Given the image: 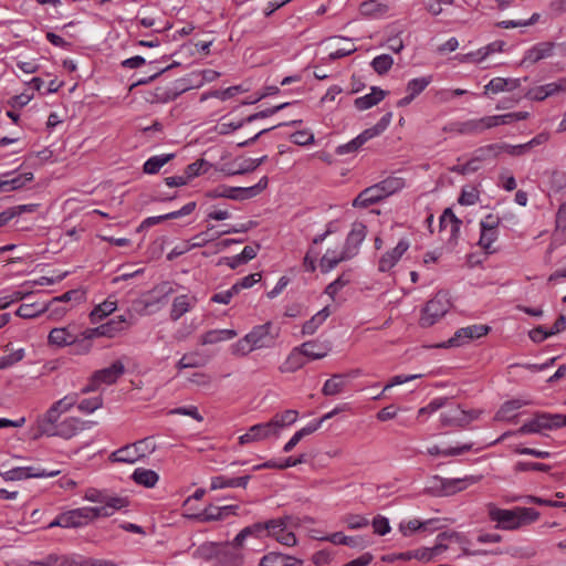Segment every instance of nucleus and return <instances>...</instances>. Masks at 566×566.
Returning a JSON list of instances; mask_svg holds the SVG:
<instances>
[{"instance_id": "f257e3e1", "label": "nucleus", "mask_w": 566, "mask_h": 566, "mask_svg": "<svg viewBox=\"0 0 566 566\" xmlns=\"http://www.w3.org/2000/svg\"><path fill=\"white\" fill-rule=\"evenodd\" d=\"M287 520L289 517L272 518L266 522H258L245 526L237 534L229 545L233 548H242L244 541L250 536L255 538L270 536L275 538L282 545L294 546L296 545V537L294 533L279 535V531H284L287 527Z\"/></svg>"}, {"instance_id": "f03ea898", "label": "nucleus", "mask_w": 566, "mask_h": 566, "mask_svg": "<svg viewBox=\"0 0 566 566\" xmlns=\"http://www.w3.org/2000/svg\"><path fill=\"white\" fill-rule=\"evenodd\" d=\"M127 505L125 497H111L106 501V505L90 507L84 506L80 509L70 510L62 513V520L65 528L82 527L87 525L97 517H107Z\"/></svg>"}, {"instance_id": "7ed1b4c3", "label": "nucleus", "mask_w": 566, "mask_h": 566, "mask_svg": "<svg viewBox=\"0 0 566 566\" xmlns=\"http://www.w3.org/2000/svg\"><path fill=\"white\" fill-rule=\"evenodd\" d=\"M492 522H496L497 530L513 531L535 522L539 513L531 507H514L512 510L499 509L493 503L486 505Z\"/></svg>"}, {"instance_id": "20e7f679", "label": "nucleus", "mask_w": 566, "mask_h": 566, "mask_svg": "<svg viewBox=\"0 0 566 566\" xmlns=\"http://www.w3.org/2000/svg\"><path fill=\"white\" fill-rule=\"evenodd\" d=\"M566 427V415L535 412L533 419L526 421L516 431L517 434L541 433L542 430H553Z\"/></svg>"}, {"instance_id": "39448f33", "label": "nucleus", "mask_w": 566, "mask_h": 566, "mask_svg": "<svg viewBox=\"0 0 566 566\" xmlns=\"http://www.w3.org/2000/svg\"><path fill=\"white\" fill-rule=\"evenodd\" d=\"M451 303L446 292H438L427 302L421 311L419 324L421 327H430L442 318L450 310Z\"/></svg>"}, {"instance_id": "423d86ee", "label": "nucleus", "mask_w": 566, "mask_h": 566, "mask_svg": "<svg viewBox=\"0 0 566 566\" xmlns=\"http://www.w3.org/2000/svg\"><path fill=\"white\" fill-rule=\"evenodd\" d=\"M280 329L274 327L271 322L254 326L250 333H248L252 346L255 349L271 348L275 345L279 337Z\"/></svg>"}, {"instance_id": "0eeeda50", "label": "nucleus", "mask_w": 566, "mask_h": 566, "mask_svg": "<svg viewBox=\"0 0 566 566\" xmlns=\"http://www.w3.org/2000/svg\"><path fill=\"white\" fill-rule=\"evenodd\" d=\"M239 505H223L217 506L213 504H209L201 512L189 515V518L200 522H216L223 521L230 515H238Z\"/></svg>"}, {"instance_id": "6e6552de", "label": "nucleus", "mask_w": 566, "mask_h": 566, "mask_svg": "<svg viewBox=\"0 0 566 566\" xmlns=\"http://www.w3.org/2000/svg\"><path fill=\"white\" fill-rule=\"evenodd\" d=\"M60 474V470L48 471L34 467H17L4 472H0L4 481H20L29 478H53Z\"/></svg>"}, {"instance_id": "1a4fd4ad", "label": "nucleus", "mask_w": 566, "mask_h": 566, "mask_svg": "<svg viewBox=\"0 0 566 566\" xmlns=\"http://www.w3.org/2000/svg\"><path fill=\"white\" fill-rule=\"evenodd\" d=\"M80 328V325L74 322L63 327L52 328L48 335V345L56 348L70 347Z\"/></svg>"}, {"instance_id": "9d476101", "label": "nucleus", "mask_w": 566, "mask_h": 566, "mask_svg": "<svg viewBox=\"0 0 566 566\" xmlns=\"http://www.w3.org/2000/svg\"><path fill=\"white\" fill-rule=\"evenodd\" d=\"M436 544H441L442 547L439 549V555L444 551L449 549L452 545L459 546L462 549L464 555H474L475 553L470 552L469 544L470 541L468 537L455 531H448L438 534ZM476 554H481L478 552Z\"/></svg>"}, {"instance_id": "9b49d317", "label": "nucleus", "mask_w": 566, "mask_h": 566, "mask_svg": "<svg viewBox=\"0 0 566 566\" xmlns=\"http://www.w3.org/2000/svg\"><path fill=\"white\" fill-rule=\"evenodd\" d=\"M130 326V322L124 315H119L115 318L109 319L108 322L92 327L96 338L98 337H107L115 338L119 336L122 333L126 332Z\"/></svg>"}, {"instance_id": "f8f14e48", "label": "nucleus", "mask_w": 566, "mask_h": 566, "mask_svg": "<svg viewBox=\"0 0 566 566\" xmlns=\"http://www.w3.org/2000/svg\"><path fill=\"white\" fill-rule=\"evenodd\" d=\"M367 234V228L363 222H354L352 226V230L348 233L343 251L345 252V258H354L359 250V245L365 240Z\"/></svg>"}, {"instance_id": "ddd939ff", "label": "nucleus", "mask_w": 566, "mask_h": 566, "mask_svg": "<svg viewBox=\"0 0 566 566\" xmlns=\"http://www.w3.org/2000/svg\"><path fill=\"white\" fill-rule=\"evenodd\" d=\"M409 247V241L407 239H401L392 250L387 251L381 255L378 262V270L380 272H388L391 270L407 252Z\"/></svg>"}, {"instance_id": "4468645a", "label": "nucleus", "mask_w": 566, "mask_h": 566, "mask_svg": "<svg viewBox=\"0 0 566 566\" xmlns=\"http://www.w3.org/2000/svg\"><path fill=\"white\" fill-rule=\"evenodd\" d=\"M96 338L92 327L80 328L74 342L71 344V354L73 355H87L93 348V342Z\"/></svg>"}, {"instance_id": "2eb2a0df", "label": "nucleus", "mask_w": 566, "mask_h": 566, "mask_svg": "<svg viewBox=\"0 0 566 566\" xmlns=\"http://www.w3.org/2000/svg\"><path fill=\"white\" fill-rule=\"evenodd\" d=\"M125 373V366L116 360L111 366L99 369L93 374V384L113 385Z\"/></svg>"}, {"instance_id": "dca6fc26", "label": "nucleus", "mask_w": 566, "mask_h": 566, "mask_svg": "<svg viewBox=\"0 0 566 566\" xmlns=\"http://www.w3.org/2000/svg\"><path fill=\"white\" fill-rule=\"evenodd\" d=\"M273 426L274 424L270 421L252 426L247 433L239 438L240 444L260 441L271 436H276L277 433L275 432Z\"/></svg>"}, {"instance_id": "f3484780", "label": "nucleus", "mask_w": 566, "mask_h": 566, "mask_svg": "<svg viewBox=\"0 0 566 566\" xmlns=\"http://www.w3.org/2000/svg\"><path fill=\"white\" fill-rule=\"evenodd\" d=\"M385 198L386 197L384 196L379 186L375 184L359 192V195L353 201V207L367 208Z\"/></svg>"}, {"instance_id": "a211bd4d", "label": "nucleus", "mask_w": 566, "mask_h": 566, "mask_svg": "<svg viewBox=\"0 0 566 566\" xmlns=\"http://www.w3.org/2000/svg\"><path fill=\"white\" fill-rule=\"evenodd\" d=\"M465 417L464 410L457 406L441 413V426L465 428L469 420Z\"/></svg>"}, {"instance_id": "6ab92c4d", "label": "nucleus", "mask_w": 566, "mask_h": 566, "mask_svg": "<svg viewBox=\"0 0 566 566\" xmlns=\"http://www.w3.org/2000/svg\"><path fill=\"white\" fill-rule=\"evenodd\" d=\"M553 49H554L553 42H541L526 52V54L522 61V64H524V65L534 64L542 59L548 57L552 55Z\"/></svg>"}, {"instance_id": "aec40b11", "label": "nucleus", "mask_w": 566, "mask_h": 566, "mask_svg": "<svg viewBox=\"0 0 566 566\" xmlns=\"http://www.w3.org/2000/svg\"><path fill=\"white\" fill-rule=\"evenodd\" d=\"M143 451L144 449H138V446L132 443L114 451L111 459L115 462L134 463L143 458Z\"/></svg>"}, {"instance_id": "412c9836", "label": "nucleus", "mask_w": 566, "mask_h": 566, "mask_svg": "<svg viewBox=\"0 0 566 566\" xmlns=\"http://www.w3.org/2000/svg\"><path fill=\"white\" fill-rule=\"evenodd\" d=\"M61 412L53 406L39 418L38 430L41 434L50 437L53 429L57 426V420L61 417Z\"/></svg>"}, {"instance_id": "4be33fe9", "label": "nucleus", "mask_w": 566, "mask_h": 566, "mask_svg": "<svg viewBox=\"0 0 566 566\" xmlns=\"http://www.w3.org/2000/svg\"><path fill=\"white\" fill-rule=\"evenodd\" d=\"M197 298L189 295L176 296L171 304L170 318L178 321L184 314L189 312L196 304Z\"/></svg>"}, {"instance_id": "5701e85b", "label": "nucleus", "mask_w": 566, "mask_h": 566, "mask_svg": "<svg viewBox=\"0 0 566 566\" xmlns=\"http://www.w3.org/2000/svg\"><path fill=\"white\" fill-rule=\"evenodd\" d=\"M298 350L310 359H322L328 354L329 346L318 340H310L298 346Z\"/></svg>"}, {"instance_id": "b1692460", "label": "nucleus", "mask_w": 566, "mask_h": 566, "mask_svg": "<svg viewBox=\"0 0 566 566\" xmlns=\"http://www.w3.org/2000/svg\"><path fill=\"white\" fill-rule=\"evenodd\" d=\"M250 479H251V475H243V476H239V478H228L224 475H218V476H213L211 479L210 489L211 490H219V489H226V488H243V489H245Z\"/></svg>"}, {"instance_id": "393cba45", "label": "nucleus", "mask_w": 566, "mask_h": 566, "mask_svg": "<svg viewBox=\"0 0 566 566\" xmlns=\"http://www.w3.org/2000/svg\"><path fill=\"white\" fill-rule=\"evenodd\" d=\"M386 95V91L381 90L380 87L374 86L371 87V92L369 94H366L365 96L361 97H357L354 102V105L357 109L365 111L377 105L385 98Z\"/></svg>"}, {"instance_id": "a878e982", "label": "nucleus", "mask_w": 566, "mask_h": 566, "mask_svg": "<svg viewBox=\"0 0 566 566\" xmlns=\"http://www.w3.org/2000/svg\"><path fill=\"white\" fill-rule=\"evenodd\" d=\"M80 430V420L74 417L65 418L63 421L57 423V426L53 429L52 434L50 437H61L64 439H70L74 437Z\"/></svg>"}, {"instance_id": "bb28decb", "label": "nucleus", "mask_w": 566, "mask_h": 566, "mask_svg": "<svg viewBox=\"0 0 566 566\" xmlns=\"http://www.w3.org/2000/svg\"><path fill=\"white\" fill-rule=\"evenodd\" d=\"M441 547H442L441 544H434V546H432L430 548L423 547V548H418V549L405 552V553H401L399 555V558L405 559V560H409V559L416 558V559H419V560L430 562L436 556L439 555V549Z\"/></svg>"}, {"instance_id": "cd10ccee", "label": "nucleus", "mask_w": 566, "mask_h": 566, "mask_svg": "<svg viewBox=\"0 0 566 566\" xmlns=\"http://www.w3.org/2000/svg\"><path fill=\"white\" fill-rule=\"evenodd\" d=\"M331 315V311L328 306H325L321 311H318L315 315H313L308 321H306L302 326V336H310L316 333L318 327L326 321V318Z\"/></svg>"}, {"instance_id": "c85d7f7f", "label": "nucleus", "mask_w": 566, "mask_h": 566, "mask_svg": "<svg viewBox=\"0 0 566 566\" xmlns=\"http://www.w3.org/2000/svg\"><path fill=\"white\" fill-rule=\"evenodd\" d=\"M438 520H427L424 522H421L419 520H410L408 522H401L399 524V531L402 533L403 536H410L417 531L423 530H430V528H438L436 524L438 523Z\"/></svg>"}, {"instance_id": "c756f323", "label": "nucleus", "mask_w": 566, "mask_h": 566, "mask_svg": "<svg viewBox=\"0 0 566 566\" xmlns=\"http://www.w3.org/2000/svg\"><path fill=\"white\" fill-rule=\"evenodd\" d=\"M462 221L453 213L450 208H447L440 217V227L446 229L450 227V240L457 241Z\"/></svg>"}, {"instance_id": "7c9ffc66", "label": "nucleus", "mask_w": 566, "mask_h": 566, "mask_svg": "<svg viewBox=\"0 0 566 566\" xmlns=\"http://www.w3.org/2000/svg\"><path fill=\"white\" fill-rule=\"evenodd\" d=\"M486 151L493 153L497 156L501 153H506L511 156H521L530 151L527 143L521 145H510L505 143L493 144L485 148Z\"/></svg>"}, {"instance_id": "2f4dec72", "label": "nucleus", "mask_w": 566, "mask_h": 566, "mask_svg": "<svg viewBox=\"0 0 566 566\" xmlns=\"http://www.w3.org/2000/svg\"><path fill=\"white\" fill-rule=\"evenodd\" d=\"M132 479L138 485H143L145 488H154L159 480V475L154 470L137 468L133 472Z\"/></svg>"}, {"instance_id": "473e14b6", "label": "nucleus", "mask_w": 566, "mask_h": 566, "mask_svg": "<svg viewBox=\"0 0 566 566\" xmlns=\"http://www.w3.org/2000/svg\"><path fill=\"white\" fill-rule=\"evenodd\" d=\"M238 333L234 329H211L201 336L202 345L217 344L219 342L234 338Z\"/></svg>"}, {"instance_id": "72a5a7b5", "label": "nucleus", "mask_w": 566, "mask_h": 566, "mask_svg": "<svg viewBox=\"0 0 566 566\" xmlns=\"http://www.w3.org/2000/svg\"><path fill=\"white\" fill-rule=\"evenodd\" d=\"M370 138V134L366 130L361 132L357 137L352 139L350 142L339 145L335 153L339 156L356 153L364 144H366Z\"/></svg>"}, {"instance_id": "f704fd0d", "label": "nucleus", "mask_w": 566, "mask_h": 566, "mask_svg": "<svg viewBox=\"0 0 566 566\" xmlns=\"http://www.w3.org/2000/svg\"><path fill=\"white\" fill-rule=\"evenodd\" d=\"M346 376L343 374H335L332 378L327 379L323 386L322 392L325 396H335L340 394L346 387Z\"/></svg>"}, {"instance_id": "c9c22d12", "label": "nucleus", "mask_w": 566, "mask_h": 566, "mask_svg": "<svg viewBox=\"0 0 566 566\" xmlns=\"http://www.w3.org/2000/svg\"><path fill=\"white\" fill-rule=\"evenodd\" d=\"M388 10L389 7L386 3L378 2L377 0L364 1L359 7V11L363 15L375 18L382 17Z\"/></svg>"}, {"instance_id": "e433bc0d", "label": "nucleus", "mask_w": 566, "mask_h": 566, "mask_svg": "<svg viewBox=\"0 0 566 566\" xmlns=\"http://www.w3.org/2000/svg\"><path fill=\"white\" fill-rule=\"evenodd\" d=\"M174 157L175 154L153 156L145 161L143 170L145 174L148 175L157 174L161 169V167L169 163Z\"/></svg>"}, {"instance_id": "4c0bfd02", "label": "nucleus", "mask_w": 566, "mask_h": 566, "mask_svg": "<svg viewBox=\"0 0 566 566\" xmlns=\"http://www.w3.org/2000/svg\"><path fill=\"white\" fill-rule=\"evenodd\" d=\"M117 307L115 301L106 300L103 303L96 305L90 313L91 323L96 324L104 317L112 314Z\"/></svg>"}, {"instance_id": "58836bf2", "label": "nucleus", "mask_w": 566, "mask_h": 566, "mask_svg": "<svg viewBox=\"0 0 566 566\" xmlns=\"http://www.w3.org/2000/svg\"><path fill=\"white\" fill-rule=\"evenodd\" d=\"M297 417L298 412L296 410L289 409L282 413H276L270 422L274 424L273 428L275 432L279 433L284 427L293 424L297 420Z\"/></svg>"}, {"instance_id": "ea45409f", "label": "nucleus", "mask_w": 566, "mask_h": 566, "mask_svg": "<svg viewBox=\"0 0 566 566\" xmlns=\"http://www.w3.org/2000/svg\"><path fill=\"white\" fill-rule=\"evenodd\" d=\"M32 179H33L32 172L20 174L10 179H4V180L0 179V192L20 189L27 182L31 181Z\"/></svg>"}, {"instance_id": "a19ab883", "label": "nucleus", "mask_w": 566, "mask_h": 566, "mask_svg": "<svg viewBox=\"0 0 566 566\" xmlns=\"http://www.w3.org/2000/svg\"><path fill=\"white\" fill-rule=\"evenodd\" d=\"M321 427V421L315 423H310L301 430L296 431L293 437L285 443L283 447V451L289 453L291 452L295 446L306 436L312 434Z\"/></svg>"}, {"instance_id": "79ce46f5", "label": "nucleus", "mask_w": 566, "mask_h": 566, "mask_svg": "<svg viewBox=\"0 0 566 566\" xmlns=\"http://www.w3.org/2000/svg\"><path fill=\"white\" fill-rule=\"evenodd\" d=\"M473 443H464L460 447H453L448 449H440L438 446H432L427 449L430 455H442V457H457L472 449Z\"/></svg>"}, {"instance_id": "37998d69", "label": "nucleus", "mask_w": 566, "mask_h": 566, "mask_svg": "<svg viewBox=\"0 0 566 566\" xmlns=\"http://www.w3.org/2000/svg\"><path fill=\"white\" fill-rule=\"evenodd\" d=\"M350 258H345V252L342 251L339 254L334 250H327L321 260V269L323 272H329L333 270L339 262L349 260Z\"/></svg>"}, {"instance_id": "c03bdc74", "label": "nucleus", "mask_w": 566, "mask_h": 566, "mask_svg": "<svg viewBox=\"0 0 566 566\" xmlns=\"http://www.w3.org/2000/svg\"><path fill=\"white\" fill-rule=\"evenodd\" d=\"M387 198L405 187V180L400 177L390 176L377 184Z\"/></svg>"}, {"instance_id": "a18cd8bd", "label": "nucleus", "mask_w": 566, "mask_h": 566, "mask_svg": "<svg viewBox=\"0 0 566 566\" xmlns=\"http://www.w3.org/2000/svg\"><path fill=\"white\" fill-rule=\"evenodd\" d=\"M451 130L462 135H475L482 133L479 118L454 123L451 125Z\"/></svg>"}, {"instance_id": "49530a36", "label": "nucleus", "mask_w": 566, "mask_h": 566, "mask_svg": "<svg viewBox=\"0 0 566 566\" xmlns=\"http://www.w3.org/2000/svg\"><path fill=\"white\" fill-rule=\"evenodd\" d=\"M528 403H530L528 401L523 400V399L509 400L502 405V407L500 408V410L496 413V418L499 420L510 419L512 417V413L515 410H517Z\"/></svg>"}, {"instance_id": "de8ad7c7", "label": "nucleus", "mask_w": 566, "mask_h": 566, "mask_svg": "<svg viewBox=\"0 0 566 566\" xmlns=\"http://www.w3.org/2000/svg\"><path fill=\"white\" fill-rule=\"evenodd\" d=\"M432 82V76L427 75L422 77L412 78L407 84V92L416 98L419 94H421L428 85Z\"/></svg>"}, {"instance_id": "09e8293b", "label": "nucleus", "mask_w": 566, "mask_h": 566, "mask_svg": "<svg viewBox=\"0 0 566 566\" xmlns=\"http://www.w3.org/2000/svg\"><path fill=\"white\" fill-rule=\"evenodd\" d=\"M324 539L336 545H346L349 547H359L363 543L360 537L346 536L342 532L333 533Z\"/></svg>"}, {"instance_id": "8fccbe9b", "label": "nucleus", "mask_w": 566, "mask_h": 566, "mask_svg": "<svg viewBox=\"0 0 566 566\" xmlns=\"http://www.w3.org/2000/svg\"><path fill=\"white\" fill-rule=\"evenodd\" d=\"M304 366L303 354L295 347L289 355L284 366L281 368L282 371H295Z\"/></svg>"}, {"instance_id": "3c124183", "label": "nucleus", "mask_w": 566, "mask_h": 566, "mask_svg": "<svg viewBox=\"0 0 566 566\" xmlns=\"http://www.w3.org/2000/svg\"><path fill=\"white\" fill-rule=\"evenodd\" d=\"M394 60L389 54H380L371 61V66L379 75L386 74L392 66Z\"/></svg>"}, {"instance_id": "603ef678", "label": "nucleus", "mask_w": 566, "mask_h": 566, "mask_svg": "<svg viewBox=\"0 0 566 566\" xmlns=\"http://www.w3.org/2000/svg\"><path fill=\"white\" fill-rule=\"evenodd\" d=\"M231 551H226L221 556V563L223 566H242L243 564V554L239 551L240 548H233L231 545Z\"/></svg>"}, {"instance_id": "864d4df0", "label": "nucleus", "mask_w": 566, "mask_h": 566, "mask_svg": "<svg viewBox=\"0 0 566 566\" xmlns=\"http://www.w3.org/2000/svg\"><path fill=\"white\" fill-rule=\"evenodd\" d=\"M210 167V164L206 161L205 159H199L193 161L192 164L188 165L185 169V177L188 178V181L192 178L207 172L208 168Z\"/></svg>"}, {"instance_id": "5fc2aeb1", "label": "nucleus", "mask_w": 566, "mask_h": 566, "mask_svg": "<svg viewBox=\"0 0 566 566\" xmlns=\"http://www.w3.org/2000/svg\"><path fill=\"white\" fill-rule=\"evenodd\" d=\"M259 566H289V558L285 554L269 553L261 558Z\"/></svg>"}, {"instance_id": "6e6d98bb", "label": "nucleus", "mask_w": 566, "mask_h": 566, "mask_svg": "<svg viewBox=\"0 0 566 566\" xmlns=\"http://www.w3.org/2000/svg\"><path fill=\"white\" fill-rule=\"evenodd\" d=\"M212 229H213V226H210V227H208V229L206 231H202V232L198 233L197 235H195L192 238L193 242L191 243L189 249L205 247L208 242L213 241L214 239H218L219 237H217V233H211Z\"/></svg>"}, {"instance_id": "4d7b16f0", "label": "nucleus", "mask_w": 566, "mask_h": 566, "mask_svg": "<svg viewBox=\"0 0 566 566\" xmlns=\"http://www.w3.org/2000/svg\"><path fill=\"white\" fill-rule=\"evenodd\" d=\"M46 312V307H36L35 304H22L17 310L15 314L22 318H33Z\"/></svg>"}, {"instance_id": "13d9d810", "label": "nucleus", "mask_w": 566, "mask_h": 566, "mask_svg": "<svg viewBox=\"0 0 566 566\" xmlns=\"http://www.w3.org/2000/svg\"><path fill=\"white\" fill-rule=\"evenodd\" d=\"M231 348L232 354L238 356H245L252 350H255L248 334L243 338L239 339L235 344H233Z\"/></svg>"}, {"instance_id": "bf43d9fd", "label": "nucleus", "mask_w": 566, "mask_h": 566, "mask_svg": "<svg viewBox=\"0 0 566 566\" xmlns=\"http://www.w3.org/2000/svg\"><path fill=\"white\" fill-rule=\"evenodd\" d=\"M490 329L491 328L488 325L474 324V325L464 327L463 334H467V339H468V342H470L472 339L480 338L482 336L488 335Z\"/></svg>"}, {"instance_id": "052dcab7", "label": "nucleus", "mask_w": 566, "mask_h": 566, "mask_svg": "<svg viewBox=\"0 0 566 566\" xmlns=\"http://www.w3.org/2000/svg\"><path fill=\"white\" fill-rule=\"evenodd\" d=\"M344 522L349 530H360L369 525V520L359 514H348L344 517Z\"/></svg>"}, {"instance_id": "680f3d73", "label": "nucleus", "mask_w": 566, "mask_h": 566, "mask_svg": "<svg viewBox=\"0 0 566 566\" xmlns=\"http://www.w3.org/2000/svg\"><path fill=\"white\" fill-rule=\"evenodd\" d=\"M496 231L481 230L479 244L486 253H493L494 250L492 249V244L496 240Z\"/></svg>"}, {"instance_id": "e2e57ef3", "label": "nucleus", "mask_w": 566, "mask_h": 566, "mask_svg": "<svg viewBox=\"0 0 566 566\" xmlns=\"http://www.w3.org/2000/svg\"><path fill=\"white\" fill-rule=\"evenodd\" d=\"M392 118V113H386L379 122L370 128L365 129L368 134H370V138L379 136L386 128L389 126Z\"/></svg>"}, {"instance_id": "0e129e2a", "label": "nucleus", "mask_w": 566, "mask_h": 566, "mask_svg": "<svg viewBox=\"0 0 566 566\" xmlns=\"http://www.w3.org/2000/svg\"><path fill=\"white\" fill-rule=\"evenodd\" d=\"M240 192V187H220L218 189H216L212 193H211V197L212 198H228V199H233V200H241V197L239 195Z\"/></svg>"}, {"instance_id": "69168bd1", "label": "nucleus", "mask_w": 566, "mask_h": 566, "mask_svg": "<svg viewBox=\"0 0 566 566\" xmlns=\"http://www.w3.org/2000/svg\"><path fill=\"white\" fill-rule=\"evenodd\" d=\"M374 533L379 536H385L391 531L389 520L382 515H377L371 522Z\"/></svg>"}, {"instance_id": "338daca9", "label": "nucleus", "mask_w": 566, "mask_h": 566, "mask_svg": "<svg viewBox=\"0 0 566 566\" xmlns=\"http://www.w3.org/2000/svg\"><path fill=\"white\" fill-rule=\"evenodd\" d=\"M447 401H448L447 398L433 399L426 407H422L418 410V418H421L423 416H428V415H431V413L438 411L440 408L446 406Z\"/></svg>"}, {"instance_id": "774afa93", "label": "nucleus", "mask_w": 566, "mask_h": 566, "mask_svg": "<svg viewBox=\"0 0 566 566\" xmlns=\"http://www.w3.org/2000/svg\"><path fill=\"white\" fill-rule=\"evenodd\" d=\"M102 405H103L102 397L96 396L93 398L83 399L78 403L77 408L83 412L91 413V412L95 411L96 409L101 408Z\"/></svg>"}]
</instances>
